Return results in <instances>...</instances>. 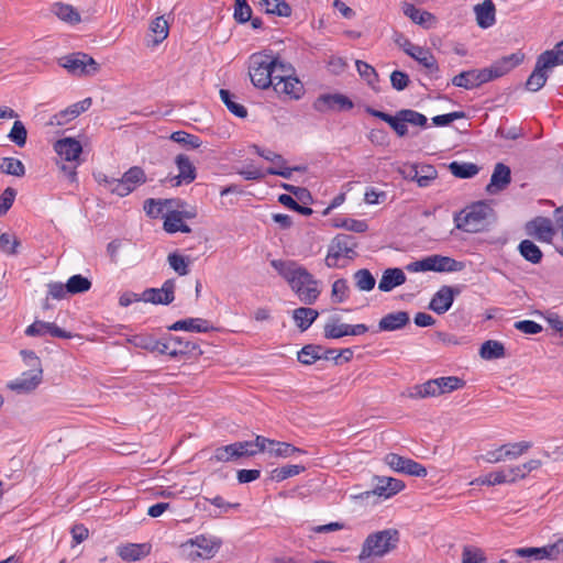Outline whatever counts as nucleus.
Segmentation results:
<instances>
[{
    "mask_svg": "<svg viewBox=\"0 0 563 563\" xmlns=\"http://www.w3.org/2000/svg\"><path fill=\"white\" fill-rule=\"evenodd\" d=\"M271 265L289 284L298 298L306 305L316 302L320 295L318 282L295 261L273 260Z\"/></svg>",
    "mask_w": 563,
    "mask_h": 563,
    "instance_id": "f257e3e1",
    "label": "nucleus"
},
{
    "mask_svg": "<svg viewBox=\"0 0 563 563\" xmlns=\"http://www.w3.org/2000/svg\"><path fill=\"white\" fill-rule=\"evenodd\" d=\"M357 242L351 234H336L328 246L324 264L329 268H343L346 261H352L357 256Z\"/></svg>",
    "mask_w": 563,
    "mask_h": 563,
    "instance_id": "f03ea898",
    "label": "nucleus"
},
{
    "mask_svg": "<svg viewBox=\"0 0 563 563\" xmlns=\"http://www.w3.org/2000/svg\"><path fill=\"white\" fill-rule=\"evenodd\" d=\"M399 542V532L396 529H386L369 534L362 547L358 560L368 563L371 556H384L394 550Z\"/></svg>",
    "mask_w": 563,
    "mask_h": 563,
    "instance_id": "7ed1b4c3",
    "label": "nucleus"
},
{
    "mask_svg": "<svg viewBox=\"0 0 563 563\" xmlns=\"http://www.w3.org/2000/svg\"><path fill=\"white\" fill-rule=\"evenodd\" d=\"M278 58L268 54H253L250 58L249 75L258 89L274 86L275 73L278 71Z\"/></svg>",
    "mask_w": 563,
    "mask_h": 563,
    "instance_id": "20e7f679",
    "label": "nucleus"
},
{
    "mask_svg": "<svg viewBox=\"0 0 563 563\" xmlns=\"http://www.w3.org/2000/svg\"><path fill=\"white\" fill-rule=\"evenodd\" d=\"M493 209L485 201H477L454 216L455 228L468 233L483 231Z\"/></svg>",
    "mask_w": 563,
    "mask_h": 563,
    "instance_id": "39448f33",
    "label": "nucleus"
},
{
    "mask_svg": "<svg viewBox=\"0 0 563 563\" xmlns=\"http://www.w3.org/2000/svg\"><path fill=\"white\" fill-rule=\"evenodd\" d=\"M146 181V174L140 166L130 167L119 179L107 176L99 179V183L103 184L111 194L119 197H126Z\"/></svg>",
    "mask_w": 563,
    "mask_h": 563,
    "instance_id": "423d86ee",
    "label": "nucleus"
},
{
    "mask_svg": "<svg viewBox=\"0 0 563 563\" xmlns=\"http://www.w3.org/2000/svg\"><path fill=\"white\" fill-rule=\"evenodd\" d=\"M221 547V540L205 534L190 538L180 544L181 554L189 561L212 559Z\"/></svg>",
    "mask_w": 563,
    "mask_h": 563,
    "instance_id": "0eeeda50",
    "label": "nucleus"
},
{
    "mask_svg": "<svg viewBox=\"0 0 563 563\" xmlns=\"http://www.w3.org/2000/svg\"><path fill=\"white\" fill-rule=\"evenodd\" d=\"M59 64L71 75L77 76H91L98 73L100 68L99 64L91 56L81 52L63 56L59 59Z\"/></svg>",
    "mask_w": 563,
    "mask_h": 563,
    "instance_id": "6e6552de",
    "label": "nucleus"
},
{
    "mask_svg": "<svg viewBox=\"0 0 563 563\" xmlns=\"http://www.w3.org/2000/svg\"><path fill=\"white\" fill-rule=\"evenodd\" d=\"M554 67L553 58L544 52L539 55L533 71L527 79L526 88L529 91H539L548 80V70Z\"/></svg>",
    "mask_w": 563,
    "mask_h": 563,
    "instance_id": "1a4fd4ad",
    "label": "nucleus"
},
{
    "mask_svg": "<svg viewBox=\"0 0 563 563\" xmlns=\"http://www.w3.org/2000/svg\"><path fill=\"white\" fill-rule=\"evenodd\" d=\"M317 112H327L330 110L349 111L354 107L353 101L342 93L320 95L312 104Z\"/></svg>",
    "mask_w": 563,
    "mask_h": 563,
    "instance_id": "9d476101",
    "label": "nucleus"
},
{
    "mask_svg": "<svg viewBox=\"0 0 563 563\" xmlns=\"http://www.w3.org/2000/svg\"><path fill=\"white\" fill-rule=\"evenodd\" d=\"M556 230V225H553L552 220L547 217H536L526 224L528 235L542 243H551Z\"/></svg>",
    "mask_w": 563,
    "mask_h": 563,
    "instance_id": "9b49d317",
    "label": "nucleus"
},
{
    "mask_svg": "<svg viewBox=\"0 0 563 563\" xmlns=\"http://www.w3.org/2000/svg\"><path fill=\"white\" fill-rule=\"evenodd\" d=\"M385 462L397 472L405 473L407 475L418 476V477H424L427 476V468L411 460L404 456H400L396 453H388L385 456Z\"/></svg>",
    "mask_w": 563,
    "mask_h": 563,
    "instance_id": "f8f14e48",
    "label": "nucleus"
},
{
    "mask_svg": "<svg viewBox=\"0 0 563 563\" xmlns=\"http://www.w3.org/2000/svg\"><path fill=\"white\" fill-rule=\"evenodd\" d=\"M43 369L30 368L23 372L14 380L8 383V388L16 391L18 394H27L34 390L42 382Z\"/></svg>",
    "mask_w": 563,
    "mask_h": 563,
    "instance_id": "ddd939ff",
    "label": "nucleus"
},
{
    "mask_svg": "<svg viewBox=\"0 0 563 563\" xmlns=\"http://www.w3.org/2000/svg\"><path fill=\"white\" fill-rule=\"evenodd\" d=\"M461 290L457 287L443 285L433 295L430 300L429 309L437 314H443L450 310L454 302L455 296L460 295Z\"/></svg>",
    "mask_w": 563,
    "mask_h": 563,
    "instance_id": "4468645a",
    "label": "nucleus"
},
{
    "mask_svg": "<svg viewBox=\"0 0 563 563\" xmlns=\"http://www.w3.org/2000/svg\"><path fill=\"white\" fill-rule=\"evenodd\" d=\"M142 299L154 305L172 303L175 299V280H165L161 288H147L142 294Z\"/></svg>",
    "mask_w": 563,
    "mask_h": 563,
    "instance_id": "2eb2a0df",
    "label": "nucleus"
},
{
    "mask_svg": "<svg viewBox=\"0 0 563 563\" xmlns=\"http://www.w3.org/2000/svg\"><path fill=\"white\" fill-rule=\"evenodd\" d=\"M563 550V539L559 540L556 543L542 547V548H518L514 549L512 553L519 558H529L533 560H543V559H556L559 553Z\"/></svg>",
    "mask_w": 563,
    "mask_h": 563,
    "instance_id": "dca6fc26",
    "label": "nucleus"
},
{
    "mask_svg": "<svg viewBox=\"0 0 563 563\" xmlns=\"http://www.w3.org/2000/svg\"><path fill=\"white\" fill-rule=\"evenodd\" d=\"M278 81L274 82V90L278 95H284L290 99L298 100L303 95V85L290 74L277 75Z\"/></svg>",
    "mask_w": 563,
    "mask_h": 563,
    "instance_id": "f3484780",
    "label": "nucleus"
},
{
    "mask_svg": "<svg viewBox=\"0 0 563 563\" xmlns=\"http://www.w3.org/2000/svg\"><path fill=\"white\" fill-rule=\"evenodd\" d=\"M25 334L27 336H44L51 335L53 338L59 339H70L73 334L62 328H59L54 322H45L41 320H35L32 324H30L25 329Z\"/></svg>",
    "mask_w": 563,
    "mask_h": 563,
    "instance_id": "a211bd4d",
    "label": "nucleus"
},
{
    "mask_svg": "<svg viewBox=\"0 0 563 563\" xmlns=\"http://www.w3.org/2000/svg\"><path fill=\"white\" fill-rule=\"evenodd\" d=\"M511 183V170L504 163H497L494 167L490 181L486 186V191L489 195H495L503 191Z\"/></svg>",
    "mask_w": 563,
    "mask_h": 563,
    "instance_id": "6ab92c4d",
    "label": "nucleus"
},
{
    "mask_svg": "<svg viewBox=\"0 0 563 563\" xmlns=\"http://www.w3.org/2000/svg\"><path fill=\"white\" fill-rule=\"evenodd\" d=\"M92 104L91 98H85L84 100L76 102L65 110L59 111L58 113L54 114L51 120V125H64L68 123L69 121L77 118L80 113L87 111Z\"/></svg>",
    "mask_w": 563,
    "mask_h": 563,
    "instance_id": "aec40b11",
    "label": "nucleus"
},
{
    "mask_svg": "<svg viewBox=\"0 0 563 563\" xmlns=\"http://www.w3.org/2000/svg\"><path fill=\"white\" fill-rule=\"evenodd\" d=\"M175 164L178 169V175L172 178L173 186H180L181 184H190L197 177L196 167L185 154H178L175 158Z\"/></svg>",
    "mask_w": 563,
    "mask_h": 563,
    "instance_id": "412c9836",
    "label": "nucleus"
},
{
    "mask_svg": "<svg viewBox=\"0 0 563 563\" xmlns=\"http://www.w3.org/2000/svg\"><path fill=\"white\" fill-rule=\"evenodd\" d=\"M375 479L372 493L379 497L390 498L405 488L404 482L394 477L376 476Z\"/></svg>",
    "mask_w": 563,
    "mask_h": 563,
    "instance_id": "4be33fe9",
    "label": "nucleus"
},
{
    "mask_svg": "<svg viewBox=\"0 0 563 563\" xmlns=\"http://www.w3.org/2000/svg\"><path fill=\"white\" fill-rule=\"evenodd\" d=\"M167 329L169 331L207 333L213 330V325H211L208 320L202 318H187L174 322L167 327Z\"/></svg>",
    "mask_w": 563,
    "mask_h": 563,
    "instance_id": "5701e85b",
    "label": "nucleus"
},
{
    "mask_svg": "<svg viewBox=\"0 0 563 563\" xmlns=\"http://www.w3.org/2000/svg\"><path fill=\"white\" fill-rule=\"evenodd\" d=\"M54 150L63 159L74 162L82 152V146L73 137H64L55 142Z\"/></svg>",
    "mask_w": 563,
    "mask_h": 563,
    "instance_id": "b1692460",
    "label": "nucleus"
},
{
    "mask_svg": "<svg viewBox=\"0 0 563 563\" xmlns=\"http://www.w3.org/2000/svg\"><path fill=\"white\" fill-rule=\"evenodd\" d=\"M366 112L390 125V128L397 133L398 136H406L408 133V128L404 121V117L400 115V111L396 113V115H391L389 113L376 110L374 108L367 107Z\"/></svg>",
    "mask_w": 563,
    "mask_h": 563,
    "instance_id": "393cba45",
    "label": "nucleus"
},
{
    "mask_svg": "<svg viewBox=\"0 0 563 563\" xmlns=\"http://www.w3.org/2000/svg\"><path fill=\"white\" fill-rule=\"evenodd\" d=\"M151 545L147 543H126L117 548L118 555L125 562L139 561L150 554Z\"/></svg>",
    "mask_w": 563,
    "mask_h": 563,
    "instance_id": "a878e982",
    "label": "nucleus"
},
{
    "mask_svg": "<svg viewBox=\"0 0 563 563\" xmlns=\"http://www.w3.org/2000/svg\"><path fill=\"white\" fill-rule=\"evenodd\" d=\"M169 346L172 347L173 357L183 355H200L202 352L199 345L183 336L168 334Z\"/></svg>",
    "mask_w": 563,
    "mask_h": 563,
    "instance_id": "bb28decb",
    "label": "nucleus"
},
{
    "mask_svg": "<svg viewBox=\"0 0 563 563\" xmlns=\"http://www.w3.org/2000/svg\"><path fill=\"white\" fill-rule=\"evenodd\" d=\"M409 313L406 311L390 312L378 322V332L400 330L409 323Z\"/></svg>",
    "mask_w": 563,
    "mask_h": 563,
    "instance_id": "cd10ccee",
    "label": "nucleus"
},
{
    "mask_svg": "<svg viewBox=\"0 0 563 563\" xmlns=\"http://www.w3.org/2000/svg\"><path fill=\"white\" fill-rule=\"evenodd\" d=\"M404 14L424 29H431L435 25V16L432 13L420 10L412 3L404 4Z\"/></svg>",
    "mask_w": 563,
    "mask_h": 563,
    "instance_id": "c85d7f7f",
    "label": "nucleus"
},
{
    "mask_svg": "<svg viewBox=\"0 0 563 563\" xmlns=\"http://www.w3.org/2000/svg\"><path fill=\"white\" fill-rule=\"evenodd\" d=\"M406 275L400 268H387L384 271L382 278L378 284V289L380 291L388 292L393 290L395 287L400 286L406 283Z\"/></svg>",
    "mask_w": 563,
    "mask_h": 563,
    "instance_id": "c756f323",
    "label": "nucleus"
},
{
    "mask_svg": "<svg viewBox=\"0 0 563 563\" xmlns=\"http://www.w3.org/2000/svg\"><path fill=\"white\" fill-rule=\"evenodd\" d=\"M407 55L429 69L431 74L439 71L438 62L429 48L415 45Z\"/></svg>",
    "mask_w": 563,
    "mask_h": 563,
    "instance_id": "7c9ffc66",
    "label": "nucleus"
},
{
    "mask_svg": "<svg viewBox=\"0 0 563 563\" xmlns=\"http://www.w3.org/2000/svg\"><path fill=\"white\" fill-rule=\"evenodd\" d=\"M351 335L350 324L341 322V318L332 316L323 327V336L329 340Z\"/></svg>",
    "mask_w": 563,
    "mask_h": 563,
    "instance_id": "2f4dec72",
    "label": "nucleus"
},
{
    "mask_svg": "<svg viewBox=\"0 0 563 563\" xmlns=\"http://www.w3.org/2000/svg\"><path fill=\"white\" fill-rule=\"evenodd\" d=\"M464 268V263L449 256L431 255V272L453 273Z\"/></svg>",
    "mask_w": 563,
    "mask_h": 563,
    "instance_id": "473e14b6",
    "label": "nucleus"
},
{
    "mask_svg": "<svg viewBox=\"0 0 563 563\" xmlns=\"http://www.w3.org/2000/svg\"><path fill=\"white\" fill-rule=\"evenodd\" d=\"M525 55L521 52H516L510 55L504 56L492 64L494 67L495 76L498 78L508 74L511 69L519 66L523 62Z\"/></svg>",
    "mask_w": 563,
    "mask_h": 563,
    "instance_id": "72a5a7b5",
    "label": "nucleus"
},
{
    "mask_svg": "<svg viewBox=\"0 0 563 563\" xmlns=\"http://www.w3.org/2000/svg\"><path fill=\"white\" fill-rule=\"evenodd\" d=\"M265 452H268L271 455H274L276 457H290L296 453L299 454H306L307 451L303 449L297 448L290 443L276 441L269 439V442H267V449Z\"/></svg>",
    "mask_w": 563,
    "mask_h": 563,
    "instance_id": "f704fd0d",
    "label": "nucleus"
},
{
    "mask_svg": "<svg viewBox=\"0 0 563 563\" xmlns=\"http://www.w3.org/2000/svg\"><path fill=\"white\" fill-rule=\"evenodd\" d=\"M242 457L243 456L239 446V442H234L231 444L217 448L213 451V454L210 460L214 462L228 463L235 462Z\"/></svg>",
    "mask_w": 563,
    "mask_h": 563,
    "instance_id": "c9c22d12",
    "label": "nucleus"
},
{
    "mask_svg": "<svg viewBox=\"0 0 563 563\" xmlns=\"http://www.w3.org/2000/svg\"><path fill=\"white\" fill-rule=\"evenodd\" d=\"M495 11V4L492 0H485L477 4L475 7L477 24L483 29L492 26L496 21Z\"/></svg>",
    "mask_w": 563,
    "mask_h": 563,
    "instance_id": "e433bc0d",
    "label": "nucleus"
},
{
    "mask_svg": "<svg viewBox=\"0 0 563 563\" xmlns=\"http://www.w3.org/2000/svg\"><path fill=\"white\" fill-rule=\"evenodd\" d=\"M318 317V310L308 307H300L292 311V319L301 332L307 331Z\"/></svg>",
    "mask_w": 563,
    "mask_h": 563,
    "instance_id": "4c0bfd02",
    "label": "nucleus"
},
{
    "mask_svg": "<svg viewBox=\"0 0 563 563\" xmlns=\"http://www.w3.org/2000/svg\"><path fill=\"white\" fill-rule=\"evenodd\" d=\"M243 457L254 456L267 449L269 439L264 435H256L253 441H238Z\"/></svg>",
    "mask_w": 563,
    "mask_h": 563,
    "instance_id": "58836bf2",
    "label": "nucleus"
},
{
    "mask_svg": "<svg viewBox=\"0 0 563 563\" xmlns=\"http://www.w3.org/2000/svg\"><path fill=\"white\" fill-rule=\"evenodd\" d=\"M52 12L62 21L69 24H78L81 21L79 12L70 4L55 2Z\"/></svg>",
    "mask_w": 563,
    "mask_h": 563,
    "instance_id": "ea45409f",
    "label": "nucleus"
},
{
    "mask_svg": "<svg viewBox=\"0 0 563 563\" xmlns=\"http://www.w3.org/2000/svg\"><path fill=\"white\" fill-rule=\"evenodd\" d=\"M261 8L267 14L288 18L291 15V7L286 0H262Z\"/></svg>",
    "mask_w": 563,
    "mask_h": 563,
    "instance_id": "a19ab883",
    "label": "nucleus"
},
{
    "mask_svg": "<svg viewBox=\"0 0 563 563\" xmlns=\"http://www.w3.org/2000/svg\"><path fill=\"white\" fill-rule=\"evenodd\" d=\"M219 95L221 101L225 104L232 114L241 119L247 117L246 108L236 101L235 95H233L230 90L220 89Z\"/></svg>",
    "mask_w": 563,
    "mask_h": 563,
    "instance_id": "79ce46f5",
    "label": "nucleus"
},
{
    "mask_svg": "<svg viewBox=\"0 0 563 563\" xmlns=\"http://www.w3.org/2000/svg\"><path fill=\"white\" fill-rule=\"evenodd\" d=\"M321 352L322 345L307 344L297 353V360L303 365H312L317 361L322 360Z\"/></svg>",
    "mask_w": 563,
    "mask_h": 563,
    "instance_id": "37998d69",
    "label": "nucleus"
},
{
    "mask_svg": "<svg viewBox=\"0 0 563 563\" xmlns=\"http://www.w3.org/2000/svg\"><path fill=\"white\" fill-rule=\"evenodd\" d=\"M438 378L429 379L423 384L416 385L409 393L411 398H427L440 396Z\"/></svg>",
    "mask_w": 563,
    "mask_h": 563,
    "instance_id": "c03bdc74",
    "label": "nucleus"
},
{
    "mask_svg": "<svg viewBox=\"0 0 563 563\" xmlns=\"http://www.w3.org/2000/svg\"><path fill=\"white\" fill-rule=\"evenodd\" d=\"M479 355L484 360H496L504 357L506 355V350L501 342L487 340L482 344Z\"/></svg>",
    "mask_w": 563,
    "mask_h": 563,
    "instance_id": "a18cd8bd",
    "label": "nucleus"
},
{
    "mask_svg": "<svg viewBox=\"0 0 563 563\" xmlns=\"http://www.w3.org/2000/svg\"><path fill=\"white\" fill-rule=\"evenodd\" d=\"M411 178L415 179L419 187H428L437 177V170L431 165H424L420 169L411 167Z\"/></svg>",
    "mask_w": 563,
    "mask_h": 563,
    "instance_id": "49530a36",
    "label": "nucleus"
},
{
    "mask_svg": "<svg viewBox=\"0 0 563 563\" xmlns=\"http://www.w3.org/2000/svg\"><path fill=\"white\" fill-rule=\"evenodd\" d=\"M520 255L532 264H538L542 260V252L537 244L530 240H523L518 246Z\"/></svg>",
    "mask_w": 563,
    "mask_h": 563,
    "instance_id": "de8ad7c7",
    "label": "nucleus"
},
{
    "mask_svg": "<svg viewBox=\"0 0 563 563\" xmlns=\"http://www.w3.org/2000/svg\"><path fill=\"white\" fill-rule=\"evenodd\" d=\"M449 169L453 176L463 179L474 177L479 170L478 166L474 163H460L456 161L450 163Z\"/></svg>",
    "mask_w": 563,
    "mask_h": 563,
    "instance_id": "09e8293b",
    "label": "nucleus"
},
{
    "mask_svg": "<svg viewBox=\"0 0 563 563\" xmlns=\"http://www.w3.org/2000/svg\"><path fill=\"white\" fill-rule=\"evenodd\" d=\"M541 466L540 460H530L521 465L512 466L508 468V474L511 483L518 479L525 478L530 472Z\"/></svg>",
    "mask_w": 563,
    "mask_h": 563,
    "instance_id": "8fccbe9b",
    "label": "nucleus"
},
{
    "mask_svg": "<svg viewBox=\"0 0 563 563\" xmlns=\"http://www.w3.org/2000/svg\"><path fill=\"white\" fill-rule=\"evenodd\" d=\"M0 172L7 175L22 177L25 174L23 163L14 157L0 158Z\"/></svg>",
    "mask_w": 563,
    "mask_h": 563,
    "instance_id": "3c124183",
    "label": "nucleus"
},
{
    "mask_svg": "<svg viewBox=\"0 0 563 563\" xmlns=\"http://www.w3.org/2000/svg\"><path fill=\"white\" fill-rule=\"evenodd\" d=\"M170 140L178 144H181L184 147L188 150L198 148L202 144L199 136L188 133L186 131L173 132L170 135Z\"/></svg>",
    "mask_w": 563,
    "mask_h": 563,
    "instance_id": "603ef678",
    "label": "nucleus"
},
{
    "mask_svg": "<svg viewBox=\"0 0 563 563\" xmlns=\"http://www.w3.org/2000/svg\"><path fill=\"white\" fill-rule=\"evenodd\" d=\"M91 282L87 277L77 274L69 277L66 283V290L71 295L82 294L88 291L91 288Z\"/></svg>",
    "mask_w": 563,
    "mask_h": 563,
    "instance_id": "864d4df0",
    "label": "nucleus"
},
{
    "mask_svg": "<svg viewBox=\"0 0 563 563\" xmlns=\"http://www.w3.org/2000/svg\"><path fill=\"white\" fill-rule=\"evenodd\" d=\"M169 266L179 275L185 276L189 273V257L179 254L178 252L169 253L167 256Z\"/></svg>",
    "mask_w": 563,
    "mask_h": 563,
    "instance_id": "5fc2aeb1",
    "label": "nucleus"
},
{
    "mask_svg": "<svg viewBox=\"0 0 563 563\" xmlns=\"http://www.w3.org/2000/svg\"><path fill=\"white\" fill-rule=\"evenodd\" d=\"M150 31L154 34V44L157 45L168 36L169 25L164 16H157L151 22Z\"/></svg>",
    "mask_w": 563,
    "mask_h": 563,
    "instance_id": "6e6d98bb",
    "label": "nucleus"
},
{
    "mask_svg": "<svg viewBox=\"0 0 563 563\" xmlns=\"http://www.w3.org/2000/svg\"><path fill=\"white\" fill-rule=\"evenodd\" d=\"M306 471L303 465H284L272 471V478L276 482H283L289 477L301 474Z\"/></svg>",
    "mask_w": 563,
    "mask_h": 563,
    "instance_id": "4d7b16f0",
    "label": "nucleus"
},
{
    "mask_svg": "<svg viewBox=\"0 0 563 563\" xmlns=\"http://www.w3.org/2000/svg\"><path fill=\"white\" fill-rule=\"evenodd\" d=\"M356 287L362 291H371L376 284L375 277L373 274L366 269L362 268L354 273L353 275Z\"/></svg>",
    "mask_w": 563,
    "mask_h": 563,
    "instance_id": "13d9d810",
    "label": "nucleus"
},
{
    "mask_svg": "<svg viewBox=\"0 0 563 563\" xmlns=\"http://www.w3.org/2000/svg\"><path fill=\"white\" fill-rule=\"evenodd\" d=\"M438 383L440 395L461 389L466 384L464 379L457 376L438 377Z\"/></svg>",
    "mask_w": 563,
    "mask_h": 563,
    "instance_id": "bf43d9fd",
    "label": "nucleus"
},
{
    "mask_svg": "<svg viewBox=\"0 0 563 563\" xmlns=\"http://www.w3.org/2000/svg\"><path fill=\"white\" fill-rule=\"evenodd\" d=\"M504 455L505 459H517L526 453L530 448H532V443L529 441H521L516 443L504 444Z\"/></svg>",
    "mask_w": 563,
    "mask_h": 563,
    "instance_id": "052dcab7",
    "label": "nucleus"
},
{
    "mask_svg": "<svg viewBox=\"0 0 563 563\" xmlns=\"http://www.w3.org/2000/svg\"><path fill=\"white\" fill-rule=\"evenodd\" d=\"M478 481L481 484L488 485V486L511 483L509 474H508V470H506V471L500 470V471L488 473L484 477H481Z\"/></svg>",
    "mask_w": 563,
    "mask_h": 563,
    "instance_id": "680f3d73",
    "label": "nucleus"
},
{
    "mask_svg": "<svg viewBox=\"0 0 563 563\" xmlns=\"http://www.w3.org/2000/svg\"><path fill=\"white\" fill-rule=\"evenodd\" d=\"M8 137L10 139L11 142H13L19 147L24 146L26 143V137H27V131H26L24 124L21 121L16 120L13 123V126H12L10 133L8 134Z\"/></svg>",
    "mask_w": 563,
    "mask_h": 563,
    "instance_id": "e2e57ef3",
    "label": "nucleus"
},
{
    "mask_svg": "<svg viewBox=\"0 0 563 563\" xmlns=\"http://www.w3.org/2000/svg\"><path fill=\"white\" fill-rule=\"evenodd\" d=\"M487 559L479 548L465 545L462 552V563H486Z\"/></svg>",
    "mask_w": 563,
    "mask_h": 563,
    "instance_id": "0e129e2a",
    "label": "nucleus"
},
{
    "mask_svg": "<svg viewBox=\"0 0 563 563\" xmlns=\"http://www.w3.org/2000/svg\"><path fill=\"white\" fill-rule=\"evenodd\" d=\"M20 241L10 233L0 234V250L9 255L18 254V246Z\"/></svg>",
    "mask_w": 563,
    "mask_h": 563,
    "instance_id": "69168bd1",
    "label": "nucleus"
},
{
    "mask_svg": "<svg viewBox=\"0 0 563 563\" xmlns=\"http://www.w3.org/2000/svg\"><path fill=\"white\" fill-rule=\"evenodd\" d=\"M356 69L360 76L367 81L368 85H373L378 80V74L375 68L366 62L356 60Z\"/></svg>",
    "mask_w": 563,
    "mask_h": 563,
    "instance_id": "338daca9",
    "label": "nucleus"
},
{
    "mask_svg": "<svg viewBox=\"0 0 563 563\" xmlns=\"http://www.w3.org/2000/svg\"><path fill=\"white\" fill-rule=\"evenodd\" d=\"M349 285L346 279L339 278L332 285V299L334 302H343L349 296Z\"/></svg>",
    "mask_w": 563,
    "mask_h": 563,
    "instance_id": "774afa93",
    "label": "nucleus"
}]
</instances>
